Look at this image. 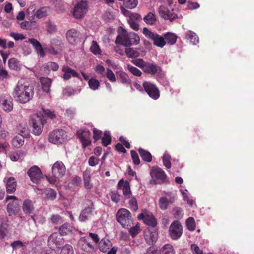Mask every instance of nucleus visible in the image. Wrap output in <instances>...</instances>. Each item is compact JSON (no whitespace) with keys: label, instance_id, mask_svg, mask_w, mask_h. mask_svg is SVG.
Returning a JSON list of instances; mask_svg holds the SVG:
<instances>
[{"label":"nucleus","instance_id":"e433bc0d","mask_svg":"<svg viewBox=\"0 0 254 254\" xmlns=\"http://www.w3.org/2000/svg\"><path fill=\"white\" fill-rule=\"evenodd\" d=\"M159 254H176V253L173 246L170 244H167L160 249Z\"/></svg>","mask_w":254,"mask_h":254},{"label":"nucleus","instance_id":"7ed1b4c3","mask_svg":"<svg viewBox=\"0 0 254 254\" xmlns=\"http://www.w3.org/2000/svg\"><path fill=\"white\" fill-rule=\"evenodd\" d=\"M29 123L32 126V133L36 135H39L42 132L46 119L41 113L36 114L31 116Z\"/></svg>","mask_w":254,"mask_h":254},{"label":"nucleus","instance_id":"0e129e2a","mask_svg":"<svg viewBox=\"0 0 254 254\" xmlns=\"http://www.w3.org/2000/svg\"><path fill=\"white\" fill-rule=\"evenodd\" d=\"M128 229L129 234L132 237H134L135 236H136L138 234L139 231V227L137 225H136L134 227H131V226L130 227H129Z\"/></svg>","mask_w":254,"mask_h":254},{"label":"nucleus","instance_id":"5701e85b","mask_svg":"<svg viewBox=\"0 0 254 254\" xmlns=\"http://www.w3.org/2000/svg\"><path fill=\"white\" fill-rule=\"evenodd\" d=\"M118 188L123 190V194L126 199H129L132 196L129 183L124 179L120 180L118 184Z\"/></svg>","mask_w":254,"mask_h":254},{"label":"nucleus","instance_id":"09e8293b","mask_svg":"<svg viewBox=\"0 0 254 254\" xmlns=\"http://www.w3.org/2000/svg\"><path fill=\"white\" fill-rule=\"evenodd\" d=\"M45 194L46 198L51 200L55 199L57 196L56 191L52 189L46 190L45 191Z\"/></svg>","mask_w":254,"mask_h":254},{"label":"nucleus","instance_id":"473e14b6","mask_svg":"<svg viewBox=\"0 0 254 254\" xmlns=\"http://www.w3.org/2000/svg\"><path fill=\"white\" fill-rule=\"evenodd\" d=\"M40 81L42 85L43 91L49 92L50 90V87L52 83V79L48 77H42L40 78Z\"/></svg>","mask_w":254,"mask_h":254},{"label":"nucleus","instance_id":"9d476101","mask_svg":"<svg viewBox=\"0 0 254 254\" xmlns=\"http://www.w3.org/2000/svg\"><path fill=\"white\" fill-rule=\"evenodd\" d=\"M183 234V226L178 221H173L169 228V234L171 238L175 240L179 239Z\"/></svg>","mask_w":254,"mask_h":254},{"label":"nucleus","instance_id":"f704fd0d","mask_svg":"<svg viewBox=\"0 0 254 254\" xmlns=\"http://www.w3.org/2000/svg\"><path fill=\"white\" fill-rule=\"evenodd\" d=\"M139 154L142 159L146 162H150L152 160L151 153L147 150L140 148L138 149Z\"/></svg>","mask_w":254,"mask_h":254},{"label":"nucleus","instance_id":"f8f14e48","mask_svg":"<svg viewBox=\"0 0 254 254\" xmlns=\"http://www.w3.org/2000/svg\"><path fill=\"white\" fill-rule=\"evenodd\" d=\"M112 246V242L108 239H102L99 243V250L103 253H107L108 254H116L117 248L115 247L110 248Z\"/></svg>","mask_w":254,"mask_h":254},{"label":"nucleus","instance_id":"dca6fc26","mask_svg":"<svg viewBox=\"0 0 254 254\" xmlns=\"http://www.w3.org/2000/svg\"><path fill=\"white\" fill-rule=\"evenodd\" d=\"M137 218L138 220H142L148 226L154 227L157 224V220L153 215L146 210L139 214Z\"/></svg>","mask_w":254,"mask_h":254},{"label":"nucleus","instance_id":"c756f323","mask_svg":"<svg viewBox=\"0 0 254 254\" xmlns=\"http://www.w3.org/2000/svg\"><path fill=\"white\" fill-rule=\"evenodd\" d=\"M17 182L13 177L9 178L6 182V189L8 193H12L16 190Z\"/></svg>","mask_w":254,"mask_h":254},{"label":"nucleus","instance_id":"f257e3e1","mask_svg":"<svg viewBox=\"0 0 254 254\" xmlns=\"http://www.w3.org/2000/svg\"><path fill=\"white\" fill-rule=\"evenodd\" d=\"M34 88L23 80H20L15 86L12 95L15 100L21 104L29 102L33 97Z\"/></svg>","mask_w":254,"mask_h":254},{"label":"nucleus","instance_id":"72a5a7b5","mask_svg":"<svg viewBox=\"0 0 254 254\" xmlns=\"http://www.w3.org/2000/svg\"><path fill=\"white\" fill-rule=\"evenodd\" d=\"M50 12V7L43 6L38 9L36 12L33 15L37 18L40 19L47 16Z\"/></svg>","mask_w":254,"mask_h":254},{"label":"nucleus","instance_id":"5fc2aeb1","mask_svg":"<svg viewBox=\"0 0 254 254\" xmlns=\"http://www.w3.org/2000/svg\"><path fill=\"white\" fill-rule=\"evenodd\" d=\"M163 162L164 166L167 168H171L172 165L171 163V156L168 154H164L163 156Z\"/></svg>","mask_w":254,"mask_h":254},{"label":"nucleus","instance_id":"e2e57ef3","mask_svg":"<svg viewBox=\"0 0 254 254\" xmlns=\"http://www.w3.org/2000/svg\"><path fill=\"white\" fill-rule=\"evenodd\" d=\"M121 195L117 191H113L111 192V198L113 201L118 203L120 200Z\"/></svg>","mask_w":254,"mask_h":254},{"label":"nucleus","instance_id":"4c0bfd02","mask_svg":"<svg viewBox=\"0 0 254 254\" xmlns=\"http://www.w3.org/2000/svg\"><path fill=\"white\" fill-rule=\"evenodd\" d=\"M117 76L120 80V82L123 84H130V79H129L128 75L123 71H119L117 72Z\"/></svg>","mask_w":254,"mask_h":254},{"label":"nucleus","instance_id":"9b49d317","mask_svg":"<svg viewBox=\"0 0 254 254\" xmlns=\"http://www.w3.org/2000/svg\"><path fill=\"white\" fill-rule=\"evenodd\" d=\"M77 248L86 253L92 252L94 250V246L91 244L90 238L87 236L80 238L78 241Z\"/></svg>","mask_w":254,"mask_h":254},{"label":"nucleus","instance_id":"7c9ffc66","mask_svg":"<svg viewBox=\"0 0 254 254\" xmlns=\"http://www.w3.org/2000/svg\"><path fill=\"white\" fill-rule=\"evenodd\" d=\"M22 209L25 214L32 213L34 209L32 201L30 199L25 200L23 203Z\"/></svg>","mask_w":254,"mask_h":254},{"label":"nucleus","instance_id":"79ce46f5","mask_svg":"<svg viewBox=\"0 0 254 254\" xmlns=\"http://www.w3.org/2000/svg\"><path fill=\"white\" fill-rule=\"evenodd\" d=\"M164 39L168 44L172 45H174L177 41V36L173 33H167L164 36Z\"/></svg>","mask_w":254,"mask_h":254},{"label":"nucleus","instance_id":"412c9836","mask_svg":"<svg viewBox=\"0 0 254 254\" xmlns=\"http://www.w3.org/2000/svg\"><path fill=\"white\" fill-rule=\"evenodd\" d=\"M66 168L62 161H57L52 167V174L55 177L61 178L64 175Z\"/></svg>","mask_w":254,"mask_h":254},{"label":"nucleus","instance_id":"680f3d73","mask_svg":"<svg viewBox=\"0 0 254 254\" xmlns=\"http://www.w3.org/2000/svg\"><path fill=\"white\" fill-rule=\"evenodd\" d=\"M106 76L110 81L112 82H115L116 81V76L111 69L107 68Z\"/></svg>","mask_w":254,"mask_h":254},{"label":"nucleus","instance_id":"2eb2a0df","mask_svg":"<svg viewBox=\"0 0 254 254\" xmlns=\"http://www.w3.org/2000/svg\"><path fill=\"white\" fill-rule=\"evenodd\" d=\"M13 199L12 202L8 203L7 205V211L10 215L16 214L19 210V202H18V198L15 196H7L5 198L6 201Z\"/></svg>","mask_w":254,"mask_h":254},{"label":"nucleus","instance_id":"3c124183","mask_svg":"<svg viewBox=\"0 0 254 254\" xmlns=\"http://www.w3.org/2000/svg\"><path fill=\"white\" fill-rule=\"evenodd\" d=\"M125 6L129 9L135 8L138 4V0H124Z\"/></svg>","mask_w":254,"mask_h":254},{"label":"nucleus","instance_id":"c9c22d12","mask_svg":"<svg viewBox=\"0 0 254 254\" xmlns=\"http://www.w3.org/2000/svg\"><path fill=\"white\" fill-rule=\"evenodd\" d=\"M143 20L147 24L153 25L157 21L156 16L154 13L149 12L143 17Z\"/></svg>","mask_w":254,"mask_h":254},{"label":"nucleus","instance_id":"a211bd4d","mask_svg":"<svg viewBox=\"0 0 254 254\" xmlns=\"http://www.w3.org/2000/svg\"><path fill=\"white\" fill-rule=\"evenodd\" d=\"M158 12L161 17L170 21H173L178 18L177 14L174 12L173 10H170L167 7L163 5L160 6Z\"/></svg>","mask_w":254,"mask_h":254},{"label":"nucleus","instance_id":"49530a36","mask_svg":"<svg viewBox=\"0 0 254 254\" xmlns=\"http://www.w3.org/2000/svg\"><path fill=\"white\" fill-rule=\"evenodd\" d=\"M186 225L189 230L193 231L195 228V223L193 217H190L186 220Z\"/></svg>","mask_w":254,"mask_h":254},{"label":"nucleus","instance_id":"ea45409f","mask_svg":"<svg viewBox=\"0 0 254 254\" xmlns=\"http://www.w3.org/2000/svg\"><path fill=\"white\" fill-rule=\"evenodd\" d=\"M8 66L12 70L17 71L20 69V64L16 59L11 58L8 60Z\"/></svg>","mask_w":254,"mask_h":254},{"label":"nucleus","instance_id":"6e6d98bb","mask_svg":"<svg viewBox=\"0 0 254 254\" xmlns=\"http://www.w3.org/2000/svg\"><path fill=\"white\" fill-rule=\"evenodd\" d=\"M60 254H74L72 247L68 244L65 245L63 247Z\"/></svg>","mask_w":254,"mask_h":254},{"label":"nucleus","instance_id":"37998d69","mask_svg":"<svg viewBox=\"0 0 254 254\" xmlns=\"http://www.w3.org/2000/svg\"><path fill=\"white\" fill-rule=\"evenodd\" d=\"M125 53L127 56L129 58H135L139 56V53L132 48H126Z\"/></svg>","mask_w":254,"mask_h":254},{"label":"nucleus","instance_id":"0eeeda50","mask_svg":"<svg viewBox=\"0 0 254 254\" xmlns=\"http://www.w3.org/2000/svg\"><path fill=\"white\" fill-rule=\"evenodd\" d=\"M150 176L152 180L151 184H161L165 182L167 178L164 171L158 167H153L150 171Z\"/></svg>","mask_w":254,"mask_h":254},{"label":"nucleus","instance_id":"a19ab883","mask_svg":"<svg viewBox=\"0 0 254 254\" xmlns=\"http://www.w3.org/2000/svg\"><path fill=\"white\" fill-rule=\"evenodd\" d=\"M24 137L20 135L16 136L12 140V145L17 148L21 147L24 144Z\"/></svg>","mask_w":254,"mask_h":254},{"label":"nucleus","instance_id":"4be33fe9","mask_svg":"<svg viewBox=\"0 0 254 254\" xmlns=\"http://www.w3.org/2000/svg\"><path fill=\"white\" fill-rule=\"evenodd\" d=\"M66 38L69 43L75 44L80 41V34L77 30L72 28L66 32Z\"/></svg>","mask_w":254,"mask_h":254},{"label":"nucleus","instance_id":"ddd939ff","mask_svg":"<svg viewBox=\"0 0 254 254\" xmlns=\"http://www.w3.org/2000/svg\"><path fill=\"white\" fill-rule=\"evenodd\" d=\"M87 3L84 1L78 2L73 10V15L76 19L83 17L87 11Z\"/></svg>","mask_w":254,"mask_h":254},{"label":"nucleus","instance_id":"864d4df0","mask_svg":"<svg viewBox=\"0 0 254 254\" xmlns=\"http://www.w3.org/2000/svg\"><path fill=\"white\" fill-rule=\"evenodd\" d=\"M90 50L95 55L101 54V53L100 47L95 41H92Z\"/></svg>","mask_w":254,"mask_h":254},{"label":"nucleus","instance_id":"bb28decb","mask_svg":"<svg viewBox=\"0 0 254 254\" xmlns=\"http://www.w3.org/2000/svg\"><path fill=\"white\" fill-rule=\"evenodd\" d=\"M28 42L32 44L37 54L41 57H44L45 56L42 46L37 40L34 38H30L28 39Z\"/></svg>","mask_w":254,"mask_h":254},{"label":"nucleus","instance_id":"4d7b16f0","mask_svg":"<svg viewBox=\"0 0 254 254\" xmlns=\"http://www.w3.org/2000/svg\"><path fill=\"white\" fill-rule=\"evenodd\" d=\"M128 70L134 75L136 76H140L142 74L141 71L136 67L130 64H127Z\"/></svg>","mask_w":254,"mask_h":254},{"label":"nucleus","instance_id":"2f4dec72","mask_svg":"<svg viewBox=\"0 0 254 254\" xmlns=\"http://www.w3.org/2000/svg\"><path fill=\"white\" fill-rule=\"evenodd\" d=\"M174 201V198H171L170 199H168L166 197H161L159 200V207L161 210H166L167 209L168 205L170 203H172Z\"/></svg>","mask_w":254,"mask_h":254},{"label":"nucleus","instance_id":"603ef678","mask_svg":"<svg viewBox=\"0 0 254 254\" xmlns=\"http://www.w3.org/2000/svg\"><path fill=\"white\" fill-rule=\"evenodd\" d=\"M130 198L128 201L129 208L132 211H136L138 208L137 200L134 197L132 196Z\"/></svg>","mask_w":254,"mask_h":254},{"label":"nucleus","instance_id":"338daca9","mask_svg":"<svg viewBox=\"0 0 254 254\" xmlns=\"http://www.w3.org/2000/svg\"><path fill=\"white\" fill-rule=\"evenodd\" d=\"M7 230L6 225L2 224L0 225V239H3L5 235Z\"/></svg>","mask_w":254,"mask_h":254},{"label":"nucleus","instance_id":"1a4fd4ad","mask_svg":"<svg viewBox=\"0 0 254 254\" xmlns=\"http://www.w3.org/2000/svg\"><path fill=\"white\" fill-rule=\"evenodd\" d=\"M142 86L144 90L150 98L154 100H157L159 98L160 91L155 84L149 81H144Z\"/></svg>","mask_w":254,"mask_h":254},{"label":"nucleus","instance_id":"f03ea898","mask_svg":"<svg viewBox=\"0 0 254 254\" xmlns=\"http://www.w3.org/2000/svg\"><path fill=\"white\" fill-rule=\"evenodd\" d=\"M139 41L140 38L137 34L134 32L127 33L123 29L122 33L117 36L115 43L128 47L137 45Z\"/></svg>","mask_w":254,"mask_h":254},{"label":"nucleus","instance_id":"f3484780","mask_svg":"<svg viewBox=\"0 0 254 254\" xmlns=\"http://www.w3.org/2000/svg\"><path fill=\"white\" fill-rule=\"evenodd\" d=\"M27 174L31 181L35 184H39L42 177L41 169L37 166L31 167L28 171Z\"/></svg>","mask_w":254,"mask_h":254},{"label":"nucleus","instance_id":"393cba45","mask_svg":"<svg viewBox=\"0 0 254 254\" xmlns=\"http://www.w3.org/2000/svg\"><path fill=\"white\" fill-rule=\"evenodd\" d=\"M144 238L146 242L149 245H153L158 240V233L149 230L145 231Z\"/></svg>","mask_w":254,"mask_h":254},{"label":"nucleus","instance_id":"bf43d9fd","mask_svg":"<svg viewBox=\"0 0 254 254\" xmlns=\"http://www.w3.org/2000/svg\"><path fill=\"white\" fill-rule=\"evenodd\" d=\"M93 137L95 141H97L100 139L103 134L102 131L99 129H97L96 128H94L93 129Z\"/></svg>","mask_w":254,"mask_h":254},{"label":"nucleus","instance_id":"6e6552de","mask_svg":"<svg viewBox=\"0 0 254 254\" xmlns=\"http://www.w3.org/2000/svg\"><path fill=\"white\" fill-rule=\"evenodd\" d=\"M65 131L62 129H55L49 133L48 140L54 144H62L65 139Z\"/></svg>","mask_w":254,"mask_h":254},{"label":"nucleus","instance_id":"4468645a","mask_svg":"<svg viewBox=\"0 0 254 254\" xmlns=\"http://www.w3.org/2000/svg\"><path fill=\"white\" fill-rule=\"evenodd\" d=\"M64 244V240L63 238L59 237L57 233H52L48 240V246L51 249H60Z\"/></svg>","mask_w":254,"mask_h":254},{"label":"nucleus","instance_id":"a878e982","mask_svg":"<svg viewBox=\"0 0 254 254\" xmlns=\"http://www.w3.org/2000/svg\"><path fill=\"white\" fill-rule=\"evenodd\" d=\"M0 105L3 110L9 112L13 109V103L11 99L8 97H1L0 98Z\"/></svg>","mask_w":254,"mask_h":254},{"label":"nucleus","instance_id":"20e7f679","mask_svg":"<svg viewBox=\"0 0 254 254\" xmlns=\"http://www.w3.org/2000/svg\"><path fill=\"white\" fill-rule=\"evenodd\" d=\"M117 221L125 228H129L132 224L130 212L125 208L119 209L116 215Z\"/></svg>","mask_w":254,"mask_h":254},{"label":"nucleus","instance_id":"69168bd1","mask_svg":"<svg viewBox=\"0 0 254 254\" xmlns=\"http://www.w3.org/2000/svg\"><path fill=\"white\" fill-rule=\"evenodd\" d=\"M51 220L54 224H61L62 223V217L59 215H52L51 217Z\"/></svg>","mask_w":254,"mask_h":254},{"label":"nucleus","instance_id":"423d86ee","mask_svg":"<svg viewBox=\"0 0 254 254\" xmlns=\"http://www.w3.org/2000/svg\"><path fill=\"white\" fill-rule=\"evenodd\" d=\"M142 33L146 38L152 40L153 41V44L156 46L163 48L166 44L164 37L151 32L146 27L143 28Z\"/></svg>","mask_w":254,"mask_h":254},{"label":"nucleus","instance_id":"13d9d810","mask_svg":"<svg viewBox=\"0 0 254 254\" xmlns=\"http://www.w3.org/2000/svg\"><path fill=\"white\" fill-rule=\"evenodd\" d=\"M131 63L133 64L136 66L141 68L142 70L144 68V67L145 66L146 64V63L145 62L143 59H138L136 60H131Z\"/></svg>","mask_w":254,"mask_h":254},{"label":"nucleus","instance_id":"8fccbe9b","mask_svg":"<svg viewBox=\"0 0 254 254\" xmlns=\"http://www.w3.org/2000/svg\"><path fill=\"white\" fill-rule=\"evenodd\" d=\"M19 135L26 137L28 135V128L26 125H19L17 128Z\"/></svg>","mask_w":254,"mask_h":254},{"label":"nucleus","instance_id":"c85d7f7f","mask_svg":"<svg viewBox=\"0 0 254 254\" xmlns=\"http://www.w3.org/2000/svg\"><path fill=\"white\" fill-rule=\"evenodd\" d=\"M83 178L85 188L89 190L91 189L93 186L91 183V175L90 171L88 170L84 171L83 174Z\"/></svg>","mask_w":254,"mask_h":254},{"label":"nucleus","instance_id":"052dcab7","mask_svg":"<svg viewBox=\"0 0 254 254\" xmlns=\"http://www.w3.org/2000/svg\"><path fill=\"white\" fill-rule=\"evenodd\" d=\"M130 155L133 163L136 165H139L140 161L137 152L134 150H131Z\"/></svg>","mask_w":254,"mask_h":254},{"label":"nucleus","instance_id":"a18cd8bd","mask_svg":"<svg viewBox=\"0 0 254 254\" xmlns=\"http://www.w3.org/2000/svg\"><path fill=\"white\" fill-rule=\"evenodd\" d=\"M112 137L109 131H106L104 132V136L102 138V143L103 146H107L111 143Z\"/></svg>","mask_w":254,"mask_h":254},{"label":"nucleus","instance_id":"b1692460","mask_svg":"<svg viewBox=\"0 0 254 254\" xmlns=\"http://www.w3.org/2000/svg\"><path fill=\"white\" fill-rule=\"evenodd\" d=\"M62 71L64 72L63 77L64 80H68L71 77H79V74L67 65H64L62 68Z\"/></svg>","mask_w":254,"mask_h":254},{"label":"nucleus","instance_id":"39448f33","mask_svg":"<svg viewBox=\"0 0 254 254\" xmlns=\"http://www.w3.org/2000/svg\"><path fill=\"white\" fill-rule=\"evenodd\" d=\"M84 208L81 211L79 216L81 222H85L90 219L93 216L95 209L94 204L90 199L84 200L83 202Z\"/></svg>","mask_w":254,"mask_h":254},{"label":"nucleus","instance_id":"6ab92c4d","mask_svg":"<svg viewBox=\"0 0 254 254\" xmlns=\"http://www.w3.org/2000/svg\"><path fill=\"white\" fill-rule=\"evenodd\" d=\"M144 72L154 76L161 75L162 72L161 67L154 63H146V64L143 69Z\"/></svg>","mask_w":254,"mask_h":254},{"label":"nucleus","instance_id":"774afa93","mask_svg":"<svg viewBox=\"0 0 254 254\" xmlns=\"http://www.w3.org/2000/svg\"><path fill=\"white\" fill-rule=\"evenodd\" d=\"M140 20H141V17L140 15L138 13H130V15H129V19H128V20L140 21Z\"/></svg>","mask_w":254,"mask_h":254},{"label":"nucleus","instance_id":"c03bdc74","mask_svg":"<svg viewBox=\"0 0 254 254\" xmlns=\"http://www.w3.org/2000/svg\"><path fill=\"white\" fill-rule=\"evenodd\" d=\"M71 231V226L68 223L63 224L59 229V233L61 235H66Z\"/></svg>","mask_w":254,"mask_h":254},{"label":"nucleus","instance_id":"cd10ccee","mask_svg":"<svg viewBox=\"0 0 254 254\" xmlns=\"http://www.w3.org/2000/svg\"><path fill=\"white\" fill-rule=\"evenodd\" d=\"M43 72L45 74H49L51 70L56 71L59 68V65L57 63L49 62L43 65Z\"/></svg>","mask_w":254,"mask_h":254},{"label":"nucleus","instance_id":"aec40b11","mask_svg":"<svg viewBox=\"0 0 254 254\" xmlns=\"http://www.w3.org/2000/svg\"><path fill=\"white\" fill-rule=\"evenodd\" d=\"M78 138L82 143L84 149L91 143V132L87 130H78L76 133Z\"/></svg>","mask_w":254,"mask_h":254},{"label":"nucleus","instance_id":"de8ad7c7","mask_svg":"<svg viewBox=\"0 0 254 254\" xmlns=\"http://www.w3.org/2000/svg\"><path fill=\"white\" fill-rule=\"evenodd\" d=\"M88 85L92 90H96L98 89L100 86V82L97 79L92 78L89 80Z\"/></svg>","mask_w":254,"mask_h":254},{"label":"nucleus","instance_id":"58836bf2","mask_svg":"<svg viewBox=\"0 0 254 254\" xmlns=\"http://www.w3.org/2000/svg\"><path fill=\"white\" fill-rule=\"evenodd\" d=\"M185 37L186 39L189 40L190 42L194 45L198 43L199 40L197 36L194 32L191 31L187 32L185 34Z\"/></svg>","mask_w":254,"mask_h":254}]
</instances>
